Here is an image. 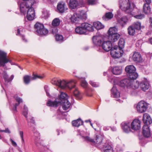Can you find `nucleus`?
Returning a JSON list of instances; mask_svg holds the SVG:
<instances>
[{"label": "nucleus", "mask_w": 152, "mask_h": 152, "mask_svg": "<svg viewBox=\"0 0 152 152\" xmlns=\"http://www.w3.org/2000/svg\"><path fill=\"white\" fill-rule=\"evenodd\" d=\"M68 96L66 94L61 93L58 97L55 99L54 101H48L47 103V106L56 107L61 105L64 110H67L70 107L71 104L68 100Z\"/></svg>", "instance_id": "1"}, {"label": "nucleus", "mask_w": 152, "mask_h": 152, "mask_svg": "<svg viewBox=\"0 0 152 152\" xmlns=\"http://www.w3.org/2000/svg\"><path fill=\"white\" fill-rule=\"evenodd\" d=\"M119 4L120 8L122 11L126 13L132 14L133 9L131 7V3L129 0H119Z\"/></svg>", "instance_id": "2"}, {"label": "nucleus", "mask_w": 152, "mask_h": 152, "mask_svg": "<svg viewBox=\"0 0 152 152\" xmlns=\"http://www.w3.org/2000/svg\"><path fill=\"white\" fill-rule=\"evenodd\" d=\"M76 82L75 80H71L69 81L60 79L58 87L63 89L70 90L75 87V84Z\"/></svg>", "instance_id": "3"}, {"label": "nucleus", "mask_w": 152, "mask_h": 152, "mask_svg": "<svg viewBox=\"0 0 152 152\" xmlns=\"http://www.w3.org/2000/svg\"><path fill=\"white\" fill-rule=\"evenodd\" d=\"M24 1L22 2L20 5V9L21 13L25 14L26 8L31 7L35 3H36L38 0H23Z\"/></svg>", "instance_id": "4"}, {"label": "nucleus", "mask_w": 152, "mask_h": 152, "mask_svg": "<svg viewBox=\"0 0 152 152\" xmlns=\"http://www.w3.org/2000/svg\"><path fill=\"white\" fill-rule=\"evenodd\" d=\"M34 28L39 35H45L48 32V30L44 28L43 24L38 22L35 24Z\"/></svg>", "instance_id": "5"}, {"label": "nucleus", "mask_w": 152, "mask_h": 152, "mask_svg": "<svg viewBox=\"0 0 152 152\" xmlns=\"http://www.w3.org/2000/svg\"><path fill=\"white\" fill-rule=\"evenodd\" d=\"M9 62L11 65L18 66L15 63L12 62L7 58V53L3 51L0 50V65L4 66L6 64Z\"/></svg>", "instance_id": "6"}, {"label": "nucleus", "mask_w": 152, "mask_h": 152, "mask_svg": "<svg viewBox=\"0 0 152 152\" xmlns=\"http://www.w3.org/2000/svg\"><path fill=\"white\" fill-rule=\"evenodd\" d=\"M125 69L130 79L134 80L137 78L138 75L136 72V69L135 67H125Z\"/></svg>", "instance_id": "7"}, {"label": "nucleus", "mask_w": 152, "mask_h": 152, "mask_svg": "<svg viewBox=\"0 0 152 152\" xmlns=\"http://www.w3.org/2000/svg\"><path fill=\"white\" fill-rule=\"evenodd\" d=\"M148 108L147 103L143 101H141L138 103L136 106L137 112L142 113L145 112Z\"/></svg>", "instance_id": "8"}, {"label": "nucleus", "mask_w": 152, "mask_h": 152, "mask_svg": "<svg viewBox=\"0 0 152 152\" xmlns=\"http://www.w3.org/2000/svg\"><path fill=\"white\" fill-rule=\"evenodd\" d=\"M28 114V110L27 107L25 105L24 106L23 108V115L26 117L27 121L28 124L30 127L34 126V124L35 122L33 119L34 118L32 117H30V121L27 118V115Z\"/></svg>", "instance_id": "9"}, {"label": "nucleus", "mask_w": 152, "mask_h": 152, "mask_svg": "<svg viewBox=\"0 0 152 152\" xmlns=\"http://www.w3.org/2000/svg\"><path fill=\"white\" fill-rule=\"evenodd\" d=\"M85 3V0H83L80 4H79L75 0H70L69 1V6L70 9H75L77 8L84 6Z\"/></svg>", "instance_id": "10"}, {"label": "nucleus", "mask_w": 152, "mask_h": 152, "mask_svg": "<svg viewBox=\"0 0 152 152\" xmlns=\"http://www.w3.org/2000/svg\"><path fill=\"white\" fill-rule=\"evenodd\" d=\"M44 77L42 76L38 75H33L32 77H31L28 75H26L23 77V80L25 83L28 84L31 80H35L37 78L42 79Z\"/></svg>", "instance_id": "11"}, {"label": "nucleus", "mask_w": 152, "mask_h": 152, "mask_svg": "<svg viewBox=\"0 0 152 152\" xmlns=\"http://www.w3.org/2000/svg\"><path fill=\"white\" fill-rule=\"evenodd\" d=\"M133 80L131 79L126 78L124 79L121 80L119 83V85L122 87L129 88L130 86L132 85V84L133 82Z\"/></svg>", "instance_id": "12"}, {"label": "nucleus", "mask_w": 152, "mask_h": 152, "mask_svg": "<svg viewBox=\"0 0 152 152\" xmlns=\"http://www.w3.org/2000/svg\"><path fill=\"white\" fill-rule=\"evenodd\" d=\"M28 9L27 13V19L29 20H32L34 19L35 16L34 10L32 6L26 8V9Z\"/></svg>", "instance_id": "13"}, {"label": "nucleus", "mask_w": 152, "mask_h": 152, "mask_svg": "<svg viewBox=\"0 0 152 152\" xmlns=\"http://www.w3.org/2000/svg\"><path fill=\"white\" fill-rule=\"evenodd\" d=\"M102 48L105 51L108 52L113 49L112 44L110 41H107L104 42L102 45Z\"/></svg>", "instance_id": "14"}, {"label": "nucleus", "mask_w": 152, "mask_h": 152, "mask_svg": "<svg viewBox=\"0 0 152 152\" xmlns=\"http://www.w3.org/2000/svg\"><path fill=\"white\" fill-rule=\"evenodd\" d=\"M117 48V46H114L113 47V49L110 51V55L114 58H119L122 56L121 53L116 51Z\"/></svg>", "instance_id": "15"}, {"label": "nucleus", "mask_w": 152, "mask_h": 152, "mask_svg": "<svg viewBox=\"0 0 152 152\" xmlns=\"http://www.w3.org/2000/svg\"><path fill=\"white\" fill-rule=\"evenodd\" d=\"M121 128L123 131L126 133H128L131 131L130 123L129 122H122L121 124Z\"/></svg>", "instance_id": "16"}, {"label": "nucleus", "mask_w": 152, "mask_h": 152, "mask_svg": "<svg viewBox=\"0 0 152 152\" xmlns=\"http://www.w3.org/2000/svg\"><path fill=\"white\" fill-rule=\"evenodd\" d=\"M140 127V122L138 119L134 120L131 123V128L133 130H137Z\"/></svg>", "instance_id": "17"}, {"label": "nucleus", "mask_w": 152, "mask_h": 152, "mask_svg": "<svg viewBox=\"0 0 152 152\" xmlns=\"http://www.w3.org/2000/svg\"><path fill=\"white\" fill-rule=\"evenodd\" d=\"M117 22L122 27L127 24L129 19L126 16H124L117 19Z\"/></svg>", "instance_id": "18"}, {"label": "nucleus", "mask_w": 152, "mask_h": 152, "mask_svg": "<svg viewBox=\"0 0 152 152\" xmlns=\"http://www.w3.org/2000/svg\"><path fill=\"white\" fill-rule=\"evenodd\" d=\"M133 60L137 63H140L142 61V59L141 55L138 52H135L132 56Z\"/></svg>", "instance_id": "19"}, {"label": "nucleus", "mask_w": 152, "mask_h": 152, "mask_svg": "<svg viewBox=\"0 0 152 152\" xmlns=\"http://www.w3.org/2000/svg\"><path fill=\"white\" fill-rule=\"evenodd\" d=\"M142 120L144 123L146 124V125H148L152 123L150 115L147 113H145L143 114Z\"/></svg>", "instance_id": "20"}, {"label": "nucleus", "mask_w": 152, "mask_h": 152, "mask_svg": "<svg viewBox=\"0 0 152 152\" xmlns=\"http://www.w3.org/2000/svg\"><path fill=\"white\" fill-rule=\"evenodd\" d=\"M57 9L60 13L64 12L66 10L65 4L63 2L58 3L57 6Z\"/></svg>", "instance_id": "21"}, {"label": "nucleus", "mask_w": 152, "mask_h": 152, "mask_svg": "<svg viewBox=\"0 0 152 152\" xmlns=\"http://www.w3.org/2000/svg\"><path fill=\"white\" fill-rule=\"evenodd\" d=\"M142 133L143 135L147 137H149L150 132L149 127L147 125H144L142 128Z\"/></svg>", "instance_id": "22"}, {"label": "nucleus", "mask_w": 152, "mask_h": 152, "mask_svg": "<svg viewBox=\"0 0 152 152\" xmlns=\"http://www.w3.org/2000/svg\"><path fill=\"white\" fill-rule=\"evenodd\" d=\"M104 152H113V149L111 145L108 142L104 144L102 147Z\"/></svg>", "instance_id": "23"}, {"label": "nucleus", "mask_w": 152, "mask_h": 152, "mask_svg": "<svg viewBox=\"0 0 152 152\" xmlns=\"http://www.w3.org/2000/svg\"><path fill=\"white\" fill-rule=\"evenodd\" d=\"M92 41L94 44L96 45L101 46L102 40L101 38L100 37L94 36L92 38Z\"/></svg>", "instance_id": "24"}, {"label": "nucleus", "mask_w": 152, "mask_h": 152, "mask_svg": "<svg viewBox=\"0 0 152 152\" xmlns=\"http://www.w3.org/2000/svg\"><path fill=\"white\" fill-rule=\"evenodd\" d=\"M102 138L101 136L96 135V137L95 141L94 140L93 142L95 143L96 146L98 148L101 147V145L102 142Z\"/></svg>", "instance_id": "25"}, {"label": "nucleus", "mask_w": 152, "mask_h": 152, "mask_svg": "<svg viewBox=\"0 0 152 152\" xmlns=\"http://www.w3.org/2000/svg\"><path fill=\"white\" fill-rule=\"evenodd\" d=\"M112 96L115 98H118L120 97V93L118 92L116 87L113 86L111 90Z\"/></svg>", "instance_id": "26"}, {"label": "nucleus", "mask_w": 152, "mask_h": 152, "mask_svg": "<svg viewBox=\"0 0 152 152\" xmlns=\"http://www.w3.org/2000/svg\"><path fill=\"white\" fill-rule=\"evenodd\" d=\"M81 26H83L85 29L86 31L88 30L89 31H94V28L93 26L87 23H84L81 24Z\"/></svg>", "instance_id": "27"}, {"label": "nucleus", "mask_w": 152, "mask_h": 152, "mask_svg": "<svg viewBox=\"0 0 152 152\" xmlns=\"http://www.w3.org/2000/svg\"><path fill=\"white\" fill-rule=\"evenodd\" d=\"M75 30L76 33L79 34H85L86 33L85 29L81 26L77 27Z\"/></svg>", "instance_id": "28"}, {"label": "nucleus", "mask_w": 152, "mask_h": 152, "mask_svg": "<svg viewBox=\"0 0 152 152\" xmlns=\"http://www.w3.org/2000/svg\"><path fill=\"white\" fill-rule=\"evenodd\" d=\"M120 37V35L119 34H115L109 36V38L110 40H111V42H113L117 41Z\"/></svg>", "instance_id": "29"}, {"label": "nucleus", "mask_w": 152, "mask_h": 152, "mask_svg": "<svg viewBox=\"0 0 152 152\" xmlns=\"http://www.w3.org/2000/svg\"><path fill=\"white\" fill-rule=\"evenodd\" d=\"M140 86L143 91H145L148 89L149 84L147 81H143L141 83Z\"/></svg>", "instance_id": "30"}, {"label": "nucleus", "mask_w": 152, "mask_h": 152, "mask_svg": "<svg viewBox=\"0 0 152 152\" xmlns=\"http://www.w3.org/2000/svg\"><path fill=\"white\" fill-rule=\"evenodd\" d=\"M83 122L80 119H78L76 120L72 121V124L73 126L76 127H78L80 126L83 124Z\"/></svg>", "instance_id": "31"}, {"label": "nucleus", "mask_w": 152, "mask_h": 152, "mask_svg": "<svg viewBox=\"0 0 152 152\" xmlns=\"http://www.w3.org/2000/svg\"><path fill=\"white\" fill-rule=\"evenodd\" d=\"M71 23H75L77 21L79 20V14L77 13H74L70 18Z\"/></svg>", "instance_id": "32"}, {"label": "nucleus", "mask_w": 152, "mask_h": 152, "mask_svg": "<svg viewBox=\"0 0 152 152\" xmlns=\"http://www.w3.org/2000/svg\"><path fill=\"white\" fill-rule=\"evenodd\" d=\"M111 71L113 74L117 75L120 74L122 72V69L120 67H113Z\"/></svg>", "instance_id": "33"}, {"label": "nucleus", "mask_w": 152, "mask_h": 152, "mask_svg": "<svg viewBox=\"0 0 152 152\" xmlns=\"http://www.w3.org/2000/svg\"><path fill=\"white\" fill-rule=\"evenodd\" d=\"M143 11L146 14H150L151 12V9L150 5L144 4L143 5Z\"/></svg>", "instance_id": "34"}, {"label": "nucleus", "mask_w": 152, "mask_h": 152, "mask_svg": "<svg viewBox=\"0 0 152 152\" xmlns=\"http://www.w3.org/2000/svg\"><path fill=\"white\" fill-rule=\"evenodd\" d=\"M15 99H16L17 102H18V103H16L15 105H13V107L12 110L15 112H16L17 111V106H18L20 103L23 102V101H22V99L21 98H20L18 97H16Z\"/></svg>", "instance_id": "35"}, {"label": "nucleus", "mask_w": 152, "mask_h": 152, "mask_svg": "<svg viewBox=\"0 0 152 152\" xmlns=\"http://www.w3.org/2000/svg\"><path fill=\"white\" fill-rule=\"evenodd\" d=\"M93 26L97 30L102 29L104 27V26L99 21L94 22Z\"/></svg>", "instance_id": "36"}, {"label": "nucleus", "mask_w": 152, "mask_h": 152, "mask_svg": "<svg viewBox=\"0 0 152 152\" xmlns=\"http://www.w3.org/2000/svg\"><path fill=\"white\" fill-rule=\"evenodd\" d=\"M117 31L118 29L116 27H110L108 31L109 36L111 35L118 34L117 33Z\"/></svg>", "instance_id": "37"}, {"label": "nucleus", "mask_w": 152, "mask_h": 152, "mask_svg": "<svg viewBox=\"0 0 152 152\" xmlns=\"http://www.w3.org/2000/svg\"><path fill=\"white\" fill-rule=\"evenodd\" d=\"M128 34L130 35H134L136 33V30L132 25L129 26L128 28Z\"/></svg>", "instance_id": "38"}, {"label": "nucleus", "mask_w": 152, "mask_h": 152, "mask_svg": "<svg viewBox=\"0 0 152 152\" xmlns=\"http://www.w3.org/2000/svg\"><path fill=\"white\" fill-rule=\"evenodd\" d=\"M131 25L136 30H140L141 29V23L139 22H134Z\"/></svg>", "instance_id": "39"}, {"label": "nucleus", "mask_w": 152, "mask_h": 152, "mask_svg": "<svg viewBox=\"0 0 152 152\" xmlns=\"http://www.w3.org/2000/svg\"><path fill=\"white\" fill-rule=\"evenodd\" d=\"M125 42L123 38H120L118 43V47L120 50L123 49L124 47Z\"/></svg>", "instance_id": "40"}, {"label": "nucleus", "mask_w": 152, "mask_h": 152, "mask_svg": "<svg viewBox=\"0 0 152 152\" xmlns=\"http://www.w3.org/2000/svg\"><path fill=\"white\" fill-rule=\"evenodd\" d=\"M113 17V15L111 12H108L106 13L105 16H103L102 18L103 20H106V19H110Z\"/></svg>", "instance_id": "41"}, {"label": "nucleus", "mask_w": 152, "mask_h": 152, "mask_svg": "<svg viewBox=\"0 0 152 152\" xmlns=\"http://www.w3.org/2000/svg\"><path fill=\"white\" fill-rule=\"evenodd\" d=\"M60 80V79L54 78L52 79L51 81V82L52 84L58 86L59 84V82Z\"/></svg>", "instance_id": "42"}, {"label": "nucleus", "mask_w": 152, "mask_h": 152, "mask_svg": "<svg viewBox=\"0 0 152 152\" xmlns=\"http://www.w3.org/2000/svg\"><path fill=\"white\" fill-rule=\"evenodd\" d=\"M60 23V20L58 18H55L52 22V25L53 26H57L59 25Z\"/></svg>", "instance_id": "43"}, {"label": "nucleus", "mask_w": 152, "mask_h": 152, "mask_svg": "<svg viewBox=\"0 0 152 152\" xmlns=\"http://www.w3.org/2000/svg\"><path fill=\"white\" fill-rule=\"evenodd\" d=\"M50 14L48 11L46 10H44L42 12V17L46 19L49 16Z\"/></svg>", "instance_id": "44"}, {"label": "nucleus", "mask_w": 152, "mask_h": 152, "mask_svg": "<svg viewBox=\"0 0 152 152\" xmlns=\"http://www.w3.org/2000/svg\"><path fill=\"white\" fill-rule=\"evenodd\" d=\"M81 78L83 79V80H82L81 81V86L84 88H86L87 87V86L88 85V83L86 82V81L84 80L85 78H80L79 77H78V79H80Z\"/></svg>", "instance_id": "45"}, {"label": "nucleus", "mask_w": 152, "mask_h": 152, "mask_svg": "<svg viewBox=\"0 0 152 152\" xmlns=\"http://www.w3.org/2000/svg\"><path fill=\"white\" fill-rule=\"evenodd\" d=\"M134 80H133L132 83V85L130 86L129 88H132L134 89L137 88L139 86V83L137 81L136 83H134Z\"/></svg>", "instance_id": "46"}, {"label": "nucleus", "mask_w": 152, "mask_h": 152, "mask_svg": "<svg viewBox=\"0 0 152 152\" xmlns=\"http://www.w3.org/2000/svg\"><path fill=\"white\" fill-rule=\"evenodd\" d=\"M73 94L77 99H80V94L77 89H76L75 90L73 91Z\"/></svg>", "instance_id": "47"}, {"label": "nucleus", "mask_w": 152, "mask_h": 152, "mask_svg": "<svg viewBox=\"0 0 152 152\" xmlns=\"http://www.w3.org/2000/svg\"><path fill=\"white\" fill-rule=\"evenodd\" d=\"M92 90V89L88 88H86L85 90V93L86 95L88 96H91L92 95V94L91 92Z\"/></svg>", "instance_id": "48"}, {"label": "nucleus", "mask_w": 152, "mask_h": 152, "mask_svg": "<svg viewBox=\"0 0 152 152\" xmlns=\"http://www.w3.org/2000/svg\"><path fill=\"white\" fill-rule=\"evenodd\" d=\"M64 38L62 35L57 34L56 36V39L57 41L61 42L63 41Z\"/></svg>", "instance_id": "49"}, {"label": "nucleus", "mask_w": 152, "mask_h": 152, "mask_svg": "<svg viewBox=\"0 0 152 152\" xmlns=\"http://www.w3.org/2000/svg\"><path fill=\"white\" fill-rule=\"evenodd\" d=\"M79 19L86 20L87 18V15L85 13H80V14H79Z\"/></svg>", "instance_id": "50"}, {"label": "nucleus", "mask_w": 152, "mask_h": 152, "mask_svg": "<svg viewBox=\"0 0 152 152\" xmlns=\"http://www.w3.org/2000/svg\"><path fill=\"white\" fill-rule=\"evenodd\" d=\"M80 135L82 137L84 140H85L91 142H94V140L93 139H91L89 136H82L81 134H80Z\"/></svg>", "instance_id": "51"}, {"label": "nucleus", "mask_w": 152, "mask_h": 152, "mask_svg": "<svg viewBox=\"0 0 152 152\" xmlns=\"http://www.w3.org/2000/svg\"><path fill=\"white\" fill-rule=\"evenodd\" d=\"M145 16L144 14L140 13L134 16V17L137 19H142L145 18Z\"/></svg>", "instance_id": "52"}, {"label": "nucleus", "mask_w": 152, "mask_h": 152, "mask_svg": "<svg viewBox=\"0 0 152 152\" xmlns=\"http://www.w3.org/2000/svg\"><path fill=\"white\" fill-rule=\"evenodd\" d=\"M87 2L89 5H94L98 3V0H88Z\"/></svg>", "instance_id": "53"}, {"label": "nucleus", "mask_w": 152, "mask_h": 152, "mask_svg": "<svg viewBox=\"0 0 152 152\" xmlns=\"http://www.w3.org/2000/svg\"><path fill=\"white\" fill-rule=\"evenodd\" d=\"M19 134L20 136V138L21 140V142L22 144H24L25 142L23 139V131H19Z\"/></svg>", "instance_id": "54"}, {"label": "nucleus", "mask_w": 152, "mask_h": 152, "mask_svg": "<svg viewBox=\"0 0 152 152\" xmlns=\"http://www.w3.org/2000/svg\"><path fill=\"white\" fill-rule=\"evenodd\" d=\"M20 31L19 29L18 28L17 29V33L16 35H17L20 36L22 38V39L25 42H26L27 40L25 39V38L24 37V36L23 35L21 34H20Z\"/></svg>", "instance_id": "55"}, {"label": "nucleus", "mask_w": 152, "mask_h": 152, "mask_svg": "<svg viewBox=\"0 0 152 152\" xmlns=\"http://www.w3.org/2000/svg\"><path fill=\"white\" fill-rule=\"evenodd\" d=\"M89 83L93 87H97L99 86L98 83L95 82L93 81H90Z\"/></svg>", "instance_id": "56"}, {"label": "nucleus", "mask_w": 152, "mask_h": 152, "mask_svg": "<svg viewBox=\"0 0 152 152\" xmlns=\"http://www.w3.org/2000/svg\"><path fill=\"white\" fill-rule=\"evenodd\" d=\"M40 138L39 136L37 137V138H36L34 140L35 143L37 146H39V145H41L40 143Z\"/></svg>", "instance_id": "57"}, {"label": "nucleus", "mask_w": 152, "mask_h": 152, "mask_svg": "<svg viewBox=\"0 0 152 152\" xmlns=\"http://www.w3.org/2000/svg\"><path fill=\"white\" fill-rule=\"evenodd\" d=\"M63 113V112L61 111L60 110H58L57 112L58 114L57 118H59V119H61V118Z\"/></svg>", "instance_id": "58"}, {"label": "nucleus", "mask_w": 152, "mask_h": 152, "mask_svg": "<svg viewBox=\"0 0 152 152\" xmlns=\"http://www.w3.org/2000/svg\"><path fill=\"white\" fill-rule=\"evenodd\" d=\"M108 80L111 83H114L115 78L113 77H110L108 78Z\"/></svg>", "instance_id": "59"}, {"label": "nucleus", "mask_w": 152, "mask_h": 152, "mask_svg": "<svg viewBox=\"0 0 152 152\" xmlns=\"http://www.w3.org/2000/svg\"><path fill=\"white\" fill-rule=\"evenodd\" d=\"M0 131L1 132H4L6 133H8L9 134L10 133V132L8 128H7L5 130H0Z\"/></svg>", "instance_id": "60"}, {"label": "nucleus", "mask_w": 152, "mask_h": 152, "mask_svg": "<svg viewBox=\"0 0 152 152\" xmlns=\"http://www.w3.org/2000/svg\"><path fill=\"white\" fill-rule=\"evenodd\" d=\"M24 24H25V26L27 29H29V28L30 27V25L28 21H26Z\"/></svg>", "instance_id": "61"}, {"label": "nucleus", "mask_w": 152, "mask_h": 152, "mask_svg": "<svg viewBox=\"0 0 152 152\" xmlns=\"http://www.w3.org/2000/svg\"><path fill=\"white\" fill-rule=\"evenodd\" d=\"M44 88L47 96H48L50 97V95L48 93V86H45Z\"/></svg>", "instance_id": "62"}, {"label": "nucleus", "mask_w": 152, "mask_h": 152, "mask_svg": "<svg viewBox=\"0 0 152 152\" xmlns=\"http://www.w3.org/2000/svg\"><path fill=\"white\" fill-rule=\"evenodd\" d=\"M143 1L145 2L144 4H146L150 5L151 2V0H143Z\"/></svg>", "instance_id": "63"}, {"label": "nucleus", "mask_w": 152, "mask_h": 152, "mask_svg": "<svg viewBox=\"0 0 152 152\" xmlns=\"http://www.w3.org/2000/svg\"><path fill=\"white\" fill-rule=\"evenodd\" d=\"M10 141L11 142L12 145L16 147L17 146L16 143L13 141L12 139H10Z\"/></svg>", "instance_id": "64"}]
</instances>
